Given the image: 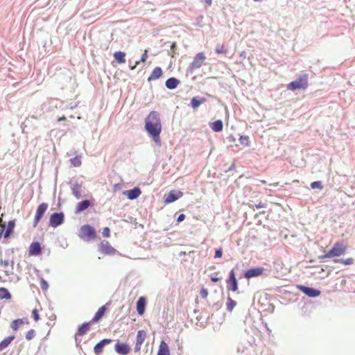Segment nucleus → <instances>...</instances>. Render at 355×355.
<instances>
[{
  "mask_svg": "<svg viewBox=\"0 0 355 355\" xmlns=\"http://www.w3.org/2000/svg\"><path fill=\"white\" fill-rule=\"evenodd\" d=\"M145 129L157 144H160L162 123L158 112L152 111L148 114L145 120Z\"/></svg>",
  "mask_w": 355,
  "mask_h": 355,
  "instance_id": "f257e3e1",
  "label": "nucleus"
},
{
  "mask_svg": "<svg viewBox=\"0 0 355 355\" xmlns=\"http://www.w3.org/2000/svg\"><path fill=\"white\" fill-rule=\"evenodd\" d=\"M309 75L306 73H303L300 75L295 80L290 82V90H305L307 89Z\"/></svg>",
  "mask_w": 355,
  "mask_h": 355,
  "instance_id": "f03ea898",
  "label": "nucleus"
},
{
  "mask_svg": "<svg viewBox=\"0 0 355 355\" xmlns=\"http://www.w3.org/2000/svg\"><path fill=\"white\" fill-rule=\"evenodd\" d=\"M79 236L84 240L90 241L96 237V233L93 227L85 225L80 229Z\"/></svg>",
  "mask_w": 355,
  "mask_h": 355,
  "instance_id": "7ed1b4c3",
  "label": "nucleus"
},
{
  "mask_svg": "<svg viewBox=\"0 0 355 355\" xmlns=\"http://www.w3.org/2000/svg\"><path fill=\"white\" fill-rule=\"evenodd\" d=\"M295 288L300 291H301L304 294L309 297H318L321 291L319 289L314 288L312 287H309L304 285H295Z\"/></svg>",
  "mask_w": 355,
  "mask_h": 355,
  "instance_id": "20e7f679",
  "label": "nucleus"
},
{
  "mask_svg": "<svg viewBox=\"0 0 355 355\" xmlns=\"http://www.w3.org/2000/svg\"><path fill=\"white\" fill-rule=\"evenodd\" d=\"M48 204L45 202L41 203L37 208L35 216L33 220V226L36 227L40 223V220L44 215L46 211L48 209Z\"/></svg>",
  "mask_w": 355,
  "mask_h": 355,
  "instance_id": "39448f33",
  "label": "nucleus"
},
{
  "mask_svg": "<svg viewBox=\"0 0 355 355\" xmlns=\"http://www.w3.org/2000/svg\"><path fill=\"white\" fill-rule=\"evenodd\" d=\"M206 60V57L204 54V53H198L196 55V56L193 58V60L189 65V69L191 71L199 69L204 64L205 61Z\"/></svg>",
  "mask_w": 355,
  "mask_h": 355,
  "instance_id": "423d86ee",
  "label": "nucleus"
},
{
  "mask_svg": "<svg viewBox=\"0 0 355 355\" xmlns=\"http://www.w3.org/2000/svg\"><path fill=\"white\" fill-rule=\"evenodd\" d=\"M227 288L229 291L234 292L238 290V282L234 270H232L229 273V277L227 279Z\"/></svg>",
  "mask_w": 355,
  "mask_h": 355,
  "instance_id": "0eeeda50",
  "label": "nucleus"
},
{
  "mask_svg": "<svg viewBox=\"0 0 355 355\" xmlns=\"http://www.w3.org/2000/svg\"><path fill=\"white\" fill-rule=\"evenodd\" d=\"M98 250L101 253L106 255H113L116 252L107 241L101 242L98 245Z\"/></svg>",
  "mask_w": 355,
  "mask_h": 355,
  "instance_id": "6e6552de",
  "label": "nucleus"
},
{
  "mask_svg": "<svg viewBox=\"0 0 355 355\" xmlns=\"http://www.w3.org/2000/svg\"><path fill=\"white\" fill-rule=\"evenodd\" d=\"M64 222L63 213H54L51 215L49 220V225L56 227Z\"/></svg>",
  "mask_w": 355,
  "mask_h": 355,
  "instance_id": "1a4fd4ad",
  "label": "nucleus"
},
{
  "mask_svg": "<svg viewBox=\"0 0 355 355\" xmlns=\"http://www.w3.org/2000/svg\"><path fill=\"white\" fill-rule=\"evenodd\" d=\"M146 336V332L144 330H139L137 331L136 336V343L135 345V352H137L140 351L141 347L144 343Z\"/></svg>",
  "mask_w": 355,
  "mask_h": 355,
  "instance_id": "9d476101",
  "label": "nucleus"
},
{
  "mask_svg": "<svg viewBox=\"0 0 355 355\" xmlns=\"http://www.w3.org/2000/svg\"><path fill=\"white\" fill-rule=\"evenodd\" d=\"M42 253L41 244L38 241L33 242L28 248L29 256H37Z\"/></svg>",
  "mask_w": 355,
  "mask_h": 355,
  "instance_id": "9b49d317",
  "label": "nucleus"
},
{
  "mask_svg": "<svg viewBox=\"0 0 355 355\" xmlns=\"http://www.w3.org/2000/svg\"><path fill=\"white\" fill-rule=\"evenodd\" d=\"M112 343L111 339H103L101 340L98 343H97L94 347V352L96 355H100L103 351V348L105 345Z\"/></svg>",
  "mask_w": 355,
  "mask_h": 355,
  "instance_id": "f8f14e48",
  "label": "nucleus"
},
{
  "mask_svg": "<svg viewBox=\"0 0 355 355\" xmlns=\"http://www.w3.org/2000/svg\"><path fill=\"white\" fill-rule=\"evenodd\" d=\"M263 272V268H253L248 270L245 273V277L250 279L254 277H258L262 275Z\"/></svg>",
  "mask_w": 355,
  "mask_h": 355,
  "instance_id": "ddd939ff",
  "label": "nucleus"
},
{
  "mask_svg": "<svg viewBox=\"0 0 355 355\" xmlns=\"http://www.w3.org/2000/svg\"><path fill=\"white\" fill-rule=\"evenodd\" d=\"M331 250L336 257H339L344 254L346 250V247L343 245V243L336 242L334 243Z\"/></svg>",
  "mask_w": 355,
  "mask_h": 355,
  "instance_id": "4468645a",
  "label": "nucleus"
},
{
  "mask_svg": "<svg viewBox=\"0 0 355 355\" xmlns=\"http://www.w3.org/2000/svg\"><path fill=\"white\" fill-rule=\"evenodd\" d=\"M115 350L119 354L126 355L130 352V348L127 344L117 343L115 345Z\"/></svg>",
  "mask_w": 355,
  "mask_h": 355,
  "instance_id": "2eb2a0df",
  "label": "nucleus"
},
{
  "mask_svg": "<svg viewBox=\"0 0 355 355\" xmlns=\"http://www.w3.org/2000/svg\"><path fill=\"white\" fill-rule=\"evenodd\" d=\"M146 306V299L144 297H139L137 302V311L139 315H142L144 313Z\"/></svg>",
  "mask_w": 355,
  "mask_h": 355,
  "instance_id": "dca6fc26",
  "label": "nucleus"
},
{
  "mask_svg": "<svg viewBox=\"0 0 355 355\" xmlns=\"http://www.w3.org/2000/svg\"><path fill=\"white\" fill-rule=\"evenodd\" d=\"M141 191L138 187H135L132 189L128 190L124 192V195H125L130 200L137 198L141 195Z\"/></svg>",
  "mask_w": 355,
  "mask_h": 355,
  "instance_id": "f3484780",
  "label": "nucleus"
},
{
  "mask_svg": "<svg viewBox=\"0 0 355 355\" xmlns=\"http://www.w3.org/2000/svg\"><path fill=\"white\" fill-rule=\"evenodd\" d=\"M163 74L162 70L159 67H155L153 71L151 72L150 75L148 78V81L150 82L152 80H157L162 77Z\"/></svg>",
  "mask_w": 355,
  "mask_h": 355,
  "instance_id": "a211bd4d",
  "label": "nucleus"
},
{
  "mask_svg": "<svg viewBox=\"0 0 355 355\" xmlns=\"http://www.w3.org/2000/svg\"><path fill=\"white\" fill-rule=\"evenodd\" d=\"M182 195L183 194L181 191H178L177 193H175L174 191H171L168 193L165 199V203H171L178 200V198H180Z\"/></svg>",
  "mask_w": 355,
  "mask_h": 355,
  "instance_id": "6ab92c4d",
  "label": "nucleus"
},
{
  "mask_svg": "<svg viewBox=\"0 0 355 355\" xmlns=\"http://www.w3.org/2000/svg\"><path fill=\"white\" fill-rule=\"evenodd\" d=\"M90 205L91 203L88 200H85L78 202L76 207V213L78 214L87 209L90 206Z\"/></svg>",
  "mask_w": 355,
  "mask_h": 355,
  "instance_id": "aec40b11",
  "label": "nucleus"
},
{
  "mask_svg": "<svg viewBox=\"0 0 355 355\" xmlns=\"http://www.w3.org/2000/svg\"><path fill=\"white\" fill-rule=\"evenodd\" d=\"M15 338V335L9 336L0 342V352L7 348Z\"/></svg>",
  "mask_w": 355,
  "mask_h": 355,
  "instance_id": "412c9836",
  "label": "nucleus"
},
{
  "mask_svg": "<svg viewBox=\"0 0 355 355\" xmlns=\"http://www.w3.org/2000/svg\"><path fill=\"white\" fill-rule=\"evenodd\" d=\"M105 311H106L105 305L100 307L98 309V310L97 311V312L96 313L94 317L92 318V322H96L99 321L104 315Z\"/></svg>",
  "mask_w": 355,
  "mask_h": 355,
  "instance_id": "4be33fe9",
  "label": "nucleus"
},
{
  "mask_svg": "<svg viewBox=\"0 0 355 355\" xmlns=\"http://www.w3.org/2000/svg\"><path fill=\"white\" fill-rule=\"evenodd\" d=\"M157 355H170L168 345L164 341L161 342L157 352Z\"/></svg>",
  "mask_w": 355,
  "mask_h": 355,
  "instance_id": "5701e85b",
  "label": "nucleus"
},
{
  "mask_svg": "<svg viewBox=\"0 0 355 355\" xmlns=\"http://www.w3.org/2000/svg\"><path fill=\"white\" fill-rule=\"evenodd\" d=\"M210 127L211 130L214 132H220L223 130V121L221 120L215 121L210 124Z\"/></svg>",
  "mask_w": 355,
  "mask_h": 355,
  "instance_id": "b1692460",
  "label": "nucleus"
},
{
  "mask_svg": "<svg viewBox=\"0 0 355 355\" xmlns=\"http://www.w3.org/2000/svg\"><path fill=\"white\" fill-rule=\"evenodd\" d=\"M179 83L180 82L178 79L175 78H170L166 81L165 85L168 89H173L177 87Z\"/></svg>",
  "mask_w": 355,
  "mask_h": 355,
  "instance_id": "393cba45",
  "label": "nucleus"
},
{
  "mask_svg": "<svg viewBox=\"0 0 355 355\" xmlns=\"http://www.w3.org/2000/svg\"><path fill=\"white\" fill-rule=\"evenodd\" d=\"M15 226V220H10L8 223V226H7L6 230V231L4 230V232H3V236L5 238L8 237L10 235V234L13 232Z\"/></svg>",
  "mask_w": 355,
  "mask_h": 355,
  "instance_id": "a878e982",
  "label": "nucleus"
},
{
  "mask_svg": "<svg viewBox=\"0 0 355 355\" xmlns=\"http://www.w3.org/2000/svg\"><path fill=\"white\" fill-rule=\"evenodd\" d=\"M25 322L24 319H17L10 323V327L13 331H16L19 329V327L25 324Z\"/></svg>",
  "mask_w": 355,
  "mask_h": 355,
  "instance_id": "bb28decb",
  "label": "nucleus"
},
{
  "mask_svg": "<svg viewBox=\"0 0 355 355\" xmlns=\"http://www.w3.org/2000/svg\"><path fill=\"white\" fill-rule=\"evenodd\" d=\"M90 323L86 322L83 324L78 329L77 335L82 336H84L89 329Z\"/></svg>",
  "mask_w": 355,
  "mask_h": 355,
  "instance_id": "cd10ccee",
  "label": "nucleus"
},
{
  "mask_svg": "<svg viewBox=\"0 0 355 355\" xmlns=\"http://www.w3.org/2000/svg\"><path fill=\"white\" fill-rule=\"evenodd\" d=\"M125 53L122 51H116L114 53V59L119 64L124 63L125 62Z\"/></svg>",
  "mask_w": 355,
  "mask_h": 355,
  "instance_id": "c85d7f7f",
  "label": "nucleus"
},
{
  "mask_svg": "<svg viewBox=\"0 0 355 355\" xmlns=\"http://www.w3.org/2000/svg\"><path fill=\"white\" fill-rule=\"evenodd\" d=\"M11 298V294L6 288H0V299L10 300Z\"/></svg>",
  "mask_w": 355,
  "mask_h": 355,
  "instance_id": "c756f323",
  "label": "nucleus"
},
{
  "mask_svg": "<svg viewBox=\"0 0 355 355\" xmlns=\"http://www.w3.org/2000/svg\"><path fill=\"white\" fill-rule=\"evenodd\" d=\"M354 259L352 257L347 258V259H335L334 260V263H343L345 265H351L354 263Z\"/></svg>",
  "mask_w": 355,
  "mask_h": 355,
  "instance_id": "7c9ffc66",
  "label": "nucleus"
},
{
  "mask_svg": "<svg viewBox=\"0 0 355 355\" xmlns=\"http://www.w3.org/2000/svg\"><path fill=\"white\" fill-rule=\"evenodd\" d=\"M205 101V98H202L201 100H198L197 98L193 97L191 101V105L193 109H196L200 106V105Z\"/></svg>",
  "mask_w": 355,
  "mask_h": 355,
  "instance_id": "2f4dec72",
  "label": "nucleus"
},
{
  "mask_svg": "<svg viewBox=\"0 0 355 355\" xmlns=\"http://www.w3.org/2000/svg\"><path fill=\"white\" fill-rule=\"evenodd\" d=\"M72 193L77 199H80L82 197L80 187L78 185L74 186L72 189Z\"/></svg>",
  "mask_w": 355,
  "mask_h": 355,
  "instance_id": "473e14b6",
  "label": "nucleus"
},
{
  "mask_svg": "<svg viewBox=\"0 0 355 355\" xmlns=\"http://www.w3.org/2000/svg\"><path fill=\"white\" fill-rule=\"evenodd\" d=\"M236 305V302L231 297L227 298L226 306L228 311H232Z\"/></svg>",
  "mask_w": 355,
  "mask_h": 355,
  "instance_id": "72a5a7b5",
  "label": "nucleus"
},
{
  "mask_svg": "<svg viewBox=\"0 0 355 355\" xmlns=\"http://www.w3.org/2000/svg\"><path fill=\"white\" fill-rule=\"evenodd\" d=\"M239 142L241 145L244 146H250V140L249 137L248 136H241L239 138Z\"/></svg>",
  "mask_w": 355,
  "mask_h": 355,
  "instance_id": "f704fd0d",
  "label": "nucleus"
},
{
  "mask_svg": "<svg viewBox=\"0 0 355 355\" xmlns=\"http://www.w3.org/2000/svg\"><path fill=\"white\" fill-rule=\"evenodd\" d=\"M71 164L75 167H78L81 165V159L80 157L76 156L70 159Z\"/></svg>",
  "mask_w": 355,
  "mask_h": 355,
  "instance_id": "c9c22d12",
  "label": "nucleus"
},
{
  "mask_svg": "<svg viewBox=\"0 0 355 355\" xmlns=\"http://www.w3.org/2000/svg\"><path fill=\"white\" fill-rule=\"evenodd\" d=\"M311 188L313 189H322L323 188V184L321 181H315L311 183Z\"/></svg>",
  "mask_w": 355,
  "mask_h": 355,
  "instance_id": "e433bc0d",
  "label": "nucleus"
},
{
  "mask_svg": "<svg viewBox=\"0 0 355 355\" xmlns=\"http://www.w3.org/2000/svg\"><path fill=\"white\" fill-rule=\"evenodd\" d=\"M331 257H336V256L333 253V251L331 250V249L330 250H329L327 253L319 256L320 259H324L327 258H331Z\"/></svg>",
  "mask_w": 355,
  "mask_h": 355,
  "instance_id": "4c0bfd02",
  "label": "nucleus"
},
{
  "mask_svg": "<svg viewBox=\"0 0 355 355\" xmlns=\"http://www.w3.org/2000/svg\"><path fill=\"white\" fill-rule=\"evenodd\" d=\"M35 336V331L34 329H30L26 334V339L28 340H32Z\"/></svg>",
  "mask_w": 355,
  "mask_h": 355,
  "instance_id": "58836bf2",
  "label": "nucleus"
},
{
  "mask_svg": "<svg viewBox=\"0 0 355 355\" xmlns=\"http://www.w3.org/2000/svg\"><path fill=\"white\" fill-rule=\"evenodd\" d=\"M216 51L218 54H220V53H227V49H226V48L223 45H222L220 47H217L216 49Z\"/></svg>",
  "mask_w": 355,
  "mask_h": 355,
  "instance_id": "ea45409f",
  "label": "nucleus"
},
{
  "mask_svg": "<svg viewBox=\"0 0 355 355\" xmlns=\"http://www.w3.org/2000/svg\"><path fill=\"white\" fill-rule=\"evenodd\" d=\"M148 50H144L141 57V59H140V62H145L146 61V60L148 59Z\"/></svg>",
  "mask_w": 355,
  "mask_h": 355,
  "instance_id": "a19ab883",
  "label": "nucleus"
},
{
  "mask_svg": "<svg viewBox=\"0 0 355 355\" xmlns=\"http://www.w3.org/2000/svg\"><path fill=\"white\" fill-rule=\"evenodd\" d=\"M103 236L105 237H110V230L109 227H104L103 230Z\"/></svg>",
  "mask_w": 355,
  "mask_h": 355,
  "instance_id": "79ce46f5",
  "label": "nucleus"
},
{
  "mask_svg": "<svg viewBox=\"0 0 355 355\" xmlns=\"http://www.w3.org/2000/svg\"><path fill=\"white\" fill-rule=\"evenodd\" d=\"M32 314H33L35 321H38L40 319L38 311L36 309H33L32 311Z\"/></svg>",
  "mask_w": 355,
  "mask_h": 355,
  "instance_id": "37998d69",
  "label": "nucleus"
},
{
  "mask_svg": "<svg viewBox=\"0 0 355 355\" xmlns=\"http://www.w3.org/2000/svg\"><path fill=\"white\" fill-rule=\"evenodd\" d=\"M200 296L202 297V298H206L208 295V291L207 289L202 288L201 290H200Z\"/></svg>",
  "mask_w": 355,
  "mask_h": 355,
  "instance_id": "c03bdc74",
  "label": "nucleus"
},
{
  "mask_svg": "<svg viewBox=\"0 0 355 355\" xmlns=\"http://www.w3.org/2000/svg\"><path fill=\"white\" fill-rule=\"evenodd\" d=\"M222 255H223V250H222V248H219L216 250L214 258H220L222 257Z\"/></svg>",
  "mask_w": 355,
  "mask_h": 355,
  "instance_id": "a18cd8bd",
  "label": "nucleus"
},
{
  "mask_svg": "<svg viewBox=\"0 0 355 355\" xmlns=\"http://www.w3.org/2000/svg\"><path fill=\"white\" fill-rule=\"evenodd\" d=\"M41 287L43 290H46L48 288V284L44 279L41 280Z\"/></svg>",
  "mask_w": 355,
  "mask_h": 355,
  "instance_id": "49530a36",
  "label": "nucleus"
},
{
  "mask_svg": "<svg viewBox=\"0 0 355 355\" xmlns=\"http://www.w3.org/2000/svg\"><path fill=\"white\" fill-rule=\"evenodd\" d=\"M175 47H176V43L175 42H173L171 46V52L170 53L172 57L174 56V54H175V50L174 49H175Z\"/></svg>",
  "mask_w": 355,
  "mask_h": 355,
  "instance_id": "de8ad7c7",
  "label": "nucleus"
},
{
  "mask_svg": "<svg viewBox=\"0 0 355 355\" xmlns=\"http://www.w3.org/2000/svg\"><path fill=\"white\" fill-rule=\"evenodd\" d=\"M184 219H185V215H184V214H180V215L178 216V218L177 220H178V222H182V221H183Z\"/></svg>",
  "mask_w": 355,
  "mask_h": 355,
  "instance_id": "09e8293b",
  "label": "nucleus"
},
{
  "mask_svg": "<svg viewBox=\"0 0 355 355\" xmlns=\"http://www.w3.org/2000/svg\"><path fill=\"white\" fill-rule=\"evenodd\" d=\"M211 279L212 282H217L220 280V278L216 276H211Z\"/></svg>",
  "mask_w": 355,
  "mask_h": 355,
  "instance_id": "8fccbe9b",
  "label": "nucleus"
},
{
  "mask_svg": "<svg viewBox=\"0 0 355 355\" xmlns=\"http://www.w3.org/2000/svg\"><path fill=\"white\" fill-rule=\"evenodd\" d=\"M257 208H263L266 207L265 203L259 202V205H256Z\"/></svg>",
  "mask_w": 355,
  "mask_h": 355,
  "instance_id": "3c124183",
  "label": "nucleus"
},
{
  "mask_svg": "<svg viewBox=\"0 0 355 355\" xmlns=\"http://www.w3.org/2000/svg\"><path fill=\"white\" fill-rule=\"evenodd\" d=\"M66 117L64 116H62V117H60L58 119V121H66Z\"/></svg>",
  "mask_w": 355,
  "mask_h": 355,
  "instance_id": "603ef678",
  "label": "nucleus"
},
{
  "mask_svg": "<svg viewBox=\"0 0 355 355\" xmlns=\"http://www.w3.org/2000/svg\"><path fill=\"white\" fill-rule=\"evenodd\" d=\"M205 1L209 6H211L212 3V0H205Z\"/></svg>",
  "mask_w": 355,
  "mask_h": 355,
  "instance_id": "864d4df0",
  "label": "nucleus"
},
{
  "mask_svg": "<svg viewBox=\"0 0 355 355\" xmlns=\"http://www.w3.org/2000/svg\"><path fill=\"white\" fill-rule=\"evenodd\" d=\"M138 64H139V62H136L135 65L134 67H131V69H134Z\"/></svg>",
  "mask_w": 355,
  "mask_h": 355,
  "instance_id": "5fc2aeb1",
  "label": "nucleus"
},
{
  "mask_svg": "<svg viewBox=\"0 0 355 355\" xmlns=\"http://www.w3.org/2000/svg\"><path fill=\"white\" fill-rule=\"evenodd\" d=\"M261 182L262 184H266V181H265V180H261Z\"/></svg>",
  "mask_w": 355,
  "mask_h": 355,
  "instance_id": "6e6d98bb",
  "label": "nucleus"
}]
</instances>
